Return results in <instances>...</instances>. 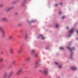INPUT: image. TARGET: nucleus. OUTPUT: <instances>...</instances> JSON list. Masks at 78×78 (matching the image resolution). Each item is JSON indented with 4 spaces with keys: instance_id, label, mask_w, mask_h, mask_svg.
<instances>
[{
    "instance_id": "nucleus-1",
    "label": "nucleus",
    "mask_w": 78,
    "mask_h": 78,
    "mask_svg": "<svg viewBox=\"0 0 78 78\" xmlns=\"http://www.w3.org/2000/svg\"><path fill=\"white\" fill-rule=\"evenodd\" d=\"M14 6H12L11 7H10L9 8H8L6 10V11H7V12L8 11H9L10 10H11V9H14Z\"/></svg>"
},
{
    "instance_id": "nucleus-2",
    "label": "nucleus",
    "mask_w": 78,
    "mask_h": 78,
    "mask_svg": "<svg viewBox=\"0 0 78 78\" xmlns=\"http://www.w3.org/2000/svg\"><path fill=\"white\" fill-rule=\"evenodd\" d=\"M41 37L42 39H45V37L42 35H40L39 36L37 37V39Z\"/></svg>"
},
{
    "instance_id": "nucleus-3",
    "label": "nucleus",
    "mask_w": 78,
    "mask_h": 78,
    "mask_svg": "<svg viewBox=\"0 0 78 78\" xmlns=\"http://www.w3.org/2000/svg\"><path fill=\"white\" fill-rule=\"evenodd\" d=\"M2 21H7L8 19L4 17L2 19Z\"/></svg>"
},
{
    "instance_id": "nucleus-4",
    "label": "nucleus",
    "mask_w": 78,
    "mask_h": 78,
    "mask_svg": "<svg viewBox=\"0 0 78 78\" xmlns=\"http://www.w3.org/2000/svg\"><path fill=\"white\" fill-rule=\"evenodd\" d=\"M2 36L3 37L5 36V32L4 31H2Z\"/></svg>"
},
{
    "instance_id": "nucleus-5",
    "label": "nucleus",
    "mask_w": 78,
    "mask_h": 78,
    "mask_svg": "<svg viewBox=\"0 0 78 78\" xmlns=\"http://www.w3.org/2000/svg\"><path fill=\"white\" fill-rule=\"evenodd\" d=\"M70 33H72L73 32V28H72L69 31Z\"/></svg>"
},
{
    "instance_id": "nucleus-6",
    "label": "nucleus",
    "mask_w": 78,
    "mask_h": 78,
    "mask_svg": "<svg viewBox=\"0 0 78 78\" xmlns=\"http://www.w3.org/2000/svg\"><path fill=\"white\" fill-rule=\"evenodd\" d=\"M13 37L12 36H10L9 37V39H13Z\"/></svg>"
},
{
    "instance_id": "nucleus-7",
    "label": "nucleus",
    "mask_w": 78,
    "mask_h": 78,
    "mask_svg": "<svg viewBox=\"0 0 78 78\" xmlns=\"http://www.w3.org/2000/svg\"><path fill=\"white\" fill-rule=\"evenodd\" d=\"M71 69H72V70H76V67H72L71 68Z\"/></svg>"
},
{
    "instance_id": "nucleus-8",
    "label": "nucleus",
    "mask_w": 78,
    "mask_h": 78,
    "mask_svg": "<svg viewBox=\"0 0 78 78\" xmlns=\"http://www.w3.org/2000/svg\"><path fill=\"white\" fill-rule=\"evenodd\" d=\"M20 73L18 71L16 72V74L17 75H19L20 74Z\"/></svg>"
},
{
    "instance_id": "nucleus-9",
    "label": "nucleus",
    "mask_w": 78,
    "mask_h": 78,
    "mask_svg": "<svg viewBox=\"0 0 78 78\" xmlns=\"http://www.w3.org/2000/svg\"><path fill=\"white\" fill-rule=\"evenodd\" d=\"M44 73L46 75V74H47L48 73V71L47 70H45L44 71Z\"/></svg>"
},
{
    "instance_id": "nucleus-10",
    "label": "nucleus",
    "mask_w": 78,
    "mask_h": 78,
    "mask_svg": "<svg viewBox=\"0 0 78 78\" xmlns=\"http://www.w3.org/2000/svg\"><path fill=\"white\" fill-rule=\"evenodd\" d=\"M10 53H13V50L12 49H10Z\"/></svg>"
},
{
    "instance_id": "nucleus-11",
    "label": "nucleus",
    "mask_w": 78,
    "mask_h": 78,
    "mask_svg": "<svg viewBox=\"0 0 78 78\" xmlns=\"http://www.w3.org/2000/svg\"><path fill=\"white\" fill-rule=\"evenodd\" d=\"M23 70V69L22 68H20L19 70H18V71L20 73V72H22V71Z\"/></svg>"
},
{
    "instance_id": "nucleus-12",
    "label": "nucleus",
    "mask_w": 78,
    "mask_h": 78,
    "mask_svg": "<svg viewBox=\"0 0 78 78\" xmlns=\"http://www.w3.org/2000/svg\"><path fill=\"white\" fill-rule=\"evenodd\" d=\"M30 59H31V58H30V57H28V58H27V61H30Z\"/></svg>"
},
{
    "instance_id": "nucleus-13",
    "label": "nucleus",
    "mask_w": 78,
    "mask_h": 78,
    "mask_svg": "<svg viewBox=\"0 0 78 78\" xmlns=\"http://www.w3.org/2000/svg\"><path fill=\"white\" fill-rule=\"evenodd\" d=\"M12 73H13V71H11L9 74V75H12Z\"/></svg>"
},
{
    "instance_id": "nucleus-14",
    "label": "nucleus",
    "mask_w": 78,
    "mask_h": 78,
    "mask_svg": "<svg viewBox=\"0 0 78 78\" xmlns=\"http://www.w3.org/2000/svg\"><path fill=\"white\" fill-rule=\"evenodd\" d=\"M21 52H22V50H19L18 51V53L19 54H20V53Z\"/></svg>"
},
{
    "instance_id": "nucleus-15",
    "label": "nucleus",
    "mask_w": 78,
    "mask_h": 78,
    "mask_svg": "<svg viewBox=\"0 0 78 78\" xmlns=\"http://www.w3.org/2000/svg\"><path fill=\"white\" fill-rule=\"evenodd\" d=\"M34 56L35 58H37L38 56V55L37 54H35L34 55Z\"/></svg>"
},
{
    "instance_id": "nucleus-16",
    "label": "nucleus",
    "mask_w": 78,
    "mask_h": 78,
    "mask_svg": "<svg viewBox=\"0 0 78 78\" xmlns=\"http://www.w3.org/2000/svg\"><path fill=\"white\" fill-rule=\"evenodd\" d=\"M8 75V74L7 73H5L4 76V78H6V76H7V75Z\"/></svg>"
},
{
    "instance_id": "nucleus-17",
    "label": "nucleus",
    "mask_w": 78,
    "mask_h": 78,
    "mask_svg": "<svg viewBox=\"0 0 78 78\" xmlns=\"http://www.w3.org/2000/svg\"><path fill=\"white\" fill-rule=\"evenodd\" d=\"M3 6V4H1L0 5V8H2Z\"/></svg>"
},
{
    "instance_id": "nucleus-18",
    "label": "nucleus",
    "mask_w": 78,
    "mask_h": 78,
    "mask_svg": "<svg viewBox=\"0 0 78 78\" xmlns=\"http://www.w3.org/2000/svg\"><path fill=\"white\" fill-rule=\"evenodd\" d=\"M3 58H0V62H2V61H3Z\"/></svg>"
},
{
    "instance_id": "nucleus-19",
    "label": "nucleus",
    "mask_w": 78,
    "mask_h": 78,
    "mask_svg": "<svg viewBox=\"0 0 78 78\" xmlns=\"http://www.w3.org/2000/svg\"><path fill=\"white\" fill-rule=\"evenodd\" d=\"M73 53L72 52L71 54L70 55V58H72V54H73Z\"/></svg>"
},
{
    "instance_id": "nucleus-20",
    "label": "nucleus",
    "mask_w": 78,
    "mask_h": 78,
    "mask_svg": "<svg viewBox=\"0 0 78 78\" xmlns=\"http://www.w3.org/2000/svg\"><path fill=\"white\" fill-rule=\"evenodd\" d=\"M11 75H9L8 76V78H11Z\"/></svg>"
},
{
    "instance_id": "nucleus-21",
    "label": "nucleus",
    "mask_w": 78,
    "mask_h": 78,
    "mask_svg": "<svg viewBox=\"0 0 78 78\" xmlns=\"http://www.w3.org/2000/svg\"><path fill=\"white\" fill-rule=\"evenodd\" d=\"M32 53L33 54V53H34V50H32Z\"/></svg>"
},
{
    "instance_id": "nucleus-22",
    "label": "nucleus",
    "mask_w": 78,
    "mask_h": 78,
    "mask_svg": "<svg viewBox=\"0 0 78 78\" xmlns=\"http://www.w3.org/2000/svg\"><path fill=\"white\" fill-rule=\"evenodd\" d=\"M58 27H59V25L57 24L56 26V27L57 28H58Z\"/></svg>"
},
{
    "instance_id": "nucleus-23",
    "label": "nucleus",
    "mask_w": 78,
    "mask_h": 78,
    "mask_svg": "<svg viewBox=\"0 0 78 78\" xmlns=\"http://www.w3.org/2000/svg\"><path fill=\"white\" fill-rule=\"evenodd\" d=\"M12 63L13 64H15V63H16V61L15 60L13 61L12 62Z\"/></svg>"
},
{
    "instance_id": "nucleus-24",
    "label": "nucleus",
    "mask_w": 78,
    "mask_h": 78,
    "mask_svg": "<svg viewBox=\"0 0 78 78\" xmlns=\"http://www.w3.org/2000/svg\"><path fill=\"white\" fill-rule=\"evenodd\" d=\"M3 30V27H0V30Z\"/></svg>"
},
{
    "instance_id": "nucleus-25",
    "label": "nucleus",
    "mask_w": 78,
    "mask_h": 78,
    "mask_svg": "<svg viewBox=\"0 0 78 78\" xmlns=\"http://www.w3.org/2000/svg\"><path fill=\"white\" fill-rule=\"evenodd\" d=\"M66 17L65 16H63L62 18V19H64V18H65Z\"/></svg>"
},
{
    "instance_id": "nucleus-26",
    "label": "nucleus",
    "mask_w": 78,
    "mask_h": 78,
    "mask_svg": "<svg viewBox=\"0 0 78 78\" xmlns=\"http://www.w3.org/2000/svg\"><path fill=\"white\" fill-rule=\"evenodd\" d=\"M18 14V13L17 12H16L15 13V15H17Z\"/></svg>"
},
{
    "instance_id": "nucleus-27",
    "label": "nucleus",
    "mask_w": 78,
    "mask_h": 78,
    "mask_svg": "<svg viewBox=\"0 0 78 78\" xmlns=\"http://www.w3.org/2000/svg\"><path fill=\"white\" fill-rule=\"evenodd\" d=\"M61 11H60L59 12V14H61Z\"/></svg>"
},
{
    "instance_id": "nucleus-28",
    "label": "nucleus",
    "mask_w": 78,
    "mask_h": 78,
    "mask_svg": "<svg viewBox=\"0 0 78 78\" xmlns=\"http://www.w3.org/2000/svg\"><path fill=\"white\" fill-rule=\"evenodd\" d=\"M60 69H61V68H62V66H59V67H58Z\"/></svg>"
},
{
    "instance_id": "nucleus-29",
    "label": "nucleus",
    "mask_w": 78,
    "mask_h": 78,
    "mask_svg": "<svg viewBox=\"0 0 78 78\" xmlns=\"http://www.w3.org/2000/svg\"><path fill=\"white\" fill-rule=\"evenodd\" d=\"M24 5H25V2H23L22 4V6H24Z\"/></svg>"
},
{
    "instance_id": "nucleus-30",
    "label": "nucleus",
    "mask_w": 78,
    "mask_h": 78,
    "mask_svg": "<svg viewBox=\"0 0 78 78\" xmlns=\"http://www.w3.org/2000/svg\"><path fill=\"white\" fill-rule=\"evenodd\" d=\"M60 49H64V48L62 47H61L60 48Z\"/></svg>"
},
{
    "instance_id": "nucleus-31",
    "label": "nucleus",
    "mask_w": 78,
    "mask_h": 78,
    "mask_svg": "<svg viewBox=\"0 0 78 78\" xmlns=\"http://www.w3.org/2000/svg\"><path fill=\"white\" fill-rule=\"evenodd\" d=\"M55 64H56V65H57V64H58V63L57 62H55Z\"/></svg>"
},
{
    "instance_id": "nucleus-32",
    "label": "nucleus",
    "mask_w": 78,
    "mask_h": 78,
    "mask_svg": "<svg viewBox=\"0 0 78 78\" xmlns=\"http://www.w3.org/2000/svg\"><path fill=\"white\" fill-rule=\"evenodd\" d=\"M27 37H28V36L27 35H26L25 37V38L26 39V38H27Z\"/></svg>"
},
{
    "instance_id": "nucleus-33",
    "label": "nucleus",
    "mask_w": 78,
    "mask_h": 78,
    "mask_svg": "<svg viewBox=\"0 0 78 78\" xmlns=\"http://www.w3.org/2000/svg\"><path fill=\"white\" fill-rule=\"evenodd\" d=\"M58 6V4H56L55 5V6Z\"/></svg>"
},
{
    "instance_id": "nucleus-34",
    "label": "nucleus",
    "mask_w": 78,
    "mask_h": 78,
    "mask_svg": "<svg viewBox=\"0 0 78 78\" xmlns=\"http://www.w3.org/2000/svg\"><path fill=\"white\" fill-rule=\"evenodd\" d=\"M19 26H21V25L20 24H18Z\"/></svg>"
},
{
    "instance_id": "nucleus-35",
    "label": "nucleus",
    "mask_w": 78,
    "mask_h": 78,
    "mask_svg": "<svg viewBox=\"0 0 78 78\" xmlns=\"http://www.w3.org/2000/svg\"><path fill=\"white\" fill-rule=\"evenodd\" d=\"M67 48H68V49H70V48L69 47H67Z\"/></svg>"
},
{
    "instance_id": "nucleus-36",
    "label": "nucleus",
    "mask_w": 78,
    "mask_h": 78,
    "mask_svg": "<svg viewBox=\"0 0 78 78\" xmlns=\"http://www.w3.org/2000/svg\"><path fill=\"white\" fill-rule=\"evenodd\" d=\"M38 64V62H36V64Z\"/></svg>"
},
{
    "instance_id": "nucleus-37",
    "label": "nucleus",
    "mask_w": 78,
    "mask_h": 78,
    "mask_svg": "<svg viewBox=\"0 0 78 78\" xmlns=\"http://www.w3.org/2000/svg\"><path fill=\"white\" fill-rule=\"evenodd\" d=\"M60 5H62V2H61L60 3Z\"/></svg>"
},
{
    "instance_id": "nucleus-38",
    "label": "nucleus",
    "mask_w": 78,
    "mask_h": 78,
    "mask_svg": "<svg viewBox=\"0 0 78 78\" xmlns=\"http://www.w3.org/2000/svg\"><path fill=\"white\" fill-rule=\"evenodd\" d=\"M70 51H72V49H70Z\"/></svg>"
},
{
    "instance_id": "nucleus-39",
    "label": "nucleus",
    "mask_w": 78,
    "mask_h": 78,
    "mask_svg": "<svg viewBox=\"0 0 78 78\" xmlns=\"http://www.w3.org/2000/svg\"><path fill=\"white\" fill-rule=\"evenodd\" d=\"M28 23H30V21H29V20H28Z\"/></svg>"
},
{
    "instance_id": "nucleus-40",
    "label": "nucleus",
    "mask_w": 78,
    "mask_h": 78,
    "mask_svg": "<svg viewBox=\"0 0 78 78\" xmlns=\"http://www.w3.org/2000/svg\"><path fill=\"white\" fill-rule=\"evenodd\" d=\"M67 29H69V27H67Z\"/></svg>"
},
{
    "instance_id": "nucleus-41",
    "label": "nucleus",
    "mask_w": 78,
    "mask_h": 78,
    "mask_svg": "<svg viewBox=\"0 0 78 78\" xmlns=\"http://www.w3.org/2000/svg\"><path fill=\"white\" fill-rule=\"evenodd\" d=\"M33 22V21H31V22Z\"/></svg>"
},
{
    "instance_id": "nucleus-42",
    "label": "nucleus",
    "mask_w": 78,
    "mask_h": 78,
    "mask_svg": "<svg viewBox=\"0 0 78 78\" xmlns=\"http://www.w3.org/2000/svg\"><path fill=\"white\" fill-rule=\"evenodd\" d=\"M69 37H70V36H69Z\"/></svg>"
},
{
    "instance_id": "nucleus-43",
    "label": "nucleus",
    "mask_w": 78,
    "mask_h": 78,
    "mask_svg": "<svg viewBox=\"0 0 78 78\" xmlns=\"http://www.w3.org/2000/svg\"><path fill=\"white\" fill-rule=\"evenodd\" d=\"M77 39H78V38H77Z\"/></svg>"
}]
</instances>
